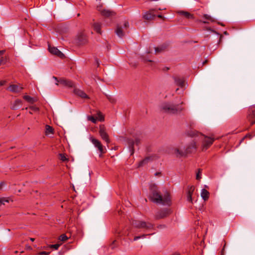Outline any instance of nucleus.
Segmentation results:
<instances>
[{
	"label": "nucleus",
	"mask_w": 255,
	"mask_h": 255,
	"mask_svg": "<svg viewBox=\"0 0 255 255\" xmlns=\"http://www.w3.org/2000/svg\"><path fill=\"white\" fill-rule=\"evenodd\" d=\"M171 255H180V254L178 253H174L172 254Z\"/></svg>",
	"instance_id": "obj_61"
},
{
	"label": "nucleus",
	"mask_w": 255,
	"mask_h": 255,
	"mask_svg": "<svg viewBox=\"0 0 255 255\" xmlns=\"http://www.w3.org/2000/svg\"><path fill=\"white\" fill-rule=\"evenodd\" d=\"M53 78L54 79H55V80H56V82H57L56 83V85H58V83H59V82H58V81H59V79L58 80V78H57V77H55V76H53Z\"/></svg>",
	"instance_id": "obj_50"
},
{
	"label": "nucleus",
	"mask_w": 255,
	"mask_h": 255,
	"mask_svg": "<svg viewBox=\"0 0 255 255\" xmlns=\"http://www.w3.org/2000/svg\"><path fill=\"white\" fill-rule=\"evenodd\" d=\"M200 133L195 130H190L186 132L187 135L191 137L198 136Z\"/></svg>",
	"instance_id": "obj_27"
},
{
	"label": "nucleus",
	"mask_w": 255,
	"mask_h": 255,
	"mask_svg": "<svg viewBox=\"0 0 255 255\" xmlns=\"http://www.w3.org/2000/svg\"><path fill=\"white\" fill-rule=\"evenodd\" d=\"M91 141L95 146L97 147L100 152L101 154L100 155V156H101L102 154L106 153V151L104 148V146L99 140L93 138L92 139Z\"/></svg>",
	"instance_id": "obj_9"
},
{
	"label": "nucleus",
	"mask_w": 255,
	"mask_h": 255,
	"mask_svg": "<svg viewBox=\"0 0 255 255\" xmlns=\"http://www.w3.org/2000/svg\"><path fill=\"white\" fill-rule=\"evenodd\" d=\"M3 63V57H1L0 58V65H1V64H2Z\"/></svg>",
	"instance_id": "obj_53"
},
{
	"label": "nucleus",
	"mask_w": 255,
	"mask_h": 255,
	"mask_svg": "<svg viewBox=\"0 0 255 255\" xmlns=\"http://www.w3.org/2000/svg\"><path fill=\"white\" fill-rule=\"evenodd\" d=\"M175 153L176 154V156L177 157H183V156H186L187 155V154L186 153V151H182L181 150H180L178 148H175L174 150Z\"/></svg>",
	"instance_id": "obj_28"
},
{
	"label": "nucleus",
	"mask_w": 255,
	"mask_h": 255,
	"mask_svg": "<svg viewBox=\"0 0 255 255\" xmlns=\"http://www.w3.org/2000/svg\"><path fill=\"white\" fill-rule=\"evenodd\" d=\"M99 132L101 138L108 144L110 143V140L109 139V136L106 131V128L104 125H100Z\"/></svg>",
	"instance_id": "obj_5"
},
{
	"label": "nucleus",
	"mask_w": 255,
	"mask_h": 255,
	"mask_svg": "<svg viewBox=\"0 0 255 255\" xmlns=\"http://www.w3.org/2000/svg\"><path fill=\"white\" fill-rule=\"evenodd\" d=\"M207 29H208V30H210V31H212V32H214V33H217V34H219V33H217V32L216 31H215L214 30H212V29H211V28L210 27L208 28Z\"/></svg>",
	"instance_id": "obj_54"
},
{
	"label": "nucleus",
	"mask_w": 255,
	"mask_h": 255,
	"mask_svg": "<svg viewBox=\"0 0 255 255\" xmlns=\"http://www.w3.org/2000/svg\"><path fill=\"white\" fill-rule=\"evenodd\" d=\"M59 83L65 87L68 88L75 87L74 83L71 80L67 79L64 78H60L58 81Z\"/></svg>",
	"instance_id": "obj_8"
},
{
	"label": "nucleus",
	"mask_w": 255,
	"mask_h": 255,
	"mask_svg": "<svg viewBox=\"0 0 255 255\" xmlns=\"http://www.w3.org/2000/svg\"><path fill=\"white\" fill-rule=\"evenodd\" d=\"M99 120L100 121H103L104 120V117L101 113L98 114Z\"/></svg>",
	"instance_id": "obj_44"
},
{
	"label": "nucleus",
	"mask_w": 255,
	"mask_h": 255,
	"mask_svg": "<svg viewBox=\"0 0 255 255\" xmlns=\"http://www.w3.org/2000/svg\"><path fill=\"white\" fill-rule=\"evenodd\" d=\"M252 137H253L252 134H251V133H248L243 138H242V139L240 141V143L243 142V141L245 139V138H249L250 139H251L252 138Z\"/></svg>",
	"instance_id": "obj_37"
},
{
	"label": "nucleus",
	"mask_w": 255,
	"mask_h": 255,
	"mask_svg": "<svg viewBox=\"0 0 255 255\" xmlns=\"http://www.w3.org/2000/svg\"><path fill=\"white\" fill-rule=\"evenodd\" d=\"M23 98L25 101H26L28 103H29L31 104H34L36 101V100L34 98H32L28 95L23 96Z\"/></svg>",
	"instance_id": "obj_26"
},
{
	"label": "nucleus",
	"mask_w": 255,
	"mask_h": 255,
	"mask_svg": "<svg viewBox=\"0 0 255 255\" xmlns=\"http://www.w3.org/2000/svg\"><path fill=\"white\" fill-rule=\"evenodd\" d=\"M45 129H46L45 132L46 134L53 133V131H54L53 128L49 125H46Z\"/></svg>",
	"instance_id": "obj_30"
},
{
	"label": "nucleus",
	"mask_w": 255,
	"mask_h": 255,
	"mask_svg": "<svg viewBox=\"0 0 255 255\" xmlns=\"http://www.w3.org/2000/svg\"><path fill=\"white\" fill-rule=\"evenodd\" d=\"M115 33L119 37H123L125 35V33L123 30L122 27L121 25L118 24L115 30Z\"/></svg>",
	"instance_id": "obj_22"
},
{
	"label": "nucleus",
	"mask_w": 255,
	"mask_h": 255,
	"mask_svg": "<svg viewBox=\"0 0 255 255\" xmlns=\"http://www.w3.org/2000/svg\"><path fill=\"white\" fill-rule=\"evenodd\" d=\"M6 83V81L4 80H1L0 81V86H3Z\"/></svg>",
	"instance_id": "obj_51"
},
{
	"label": "nucleus",
	"mask_w": 255,
	"mask_h": 255,
	"mask_svg": "<svg viewBox=\"0 0 255 255\" xmlns=\"http://www.w3.org/2000/svg\"><path fill=\"white\" fill-rule=\"evenodd\" d=\"M171 210L170 209L164 208L158 211L155 215L154 218L155 220H158L161 219L165 218L168 217L171 214Z\"/></svg>",
	"instance_id": "obj_4"
},
{
	"label": "nucleus",
	"mask_w": 255,
	"mask_h": 255,
	"mask_svg": "<svg viewBox=\"0 0 255 255\" xmlns=\"http://www.w3.org/2000/svg\"><path fill=\"white\" fill-rule=\"evenodd\" d=\"M177 13L180 15L184 16L186 18L188 19H194V15L193 14H192L188 11H184V10H180L177 12Z\"/></svg>",
	"instance_id": "obj_17"
},
{
	"label": "nucleus",
	"mask_w": 255,
	"mask_h": 255,
	"mask_svg": "<svg viewBox=\"0 0 255 255\" xmlns=\"http://www.w3.org/2000/svg\"><path fill=\"white\" fill-rule=\"evenodd\" d=\"M60 244H54V245H50L49 246V247L50 248H53L55 250H58L59 247H60Z\"/></svg>",
	"instance_id": "obj_38"
},
{
	"label": "nucleus",
	"mask_w": 255,
	"mask_h": 255,
	"mask_svg": "<svg viewBox=\"0 0 255 255\" xmlns=\"http://www.w3.org/2000/svg\"><path fill=\"white\" fill-rule=\"evenodd\" d=\"M214 141V138L205 136V139L203 140L202 144L203 150H207L211 146Z\"/></svg>",
	"instance_id": "obj_6"
},
{
	"label": "nucleus",
	"mask_w": 255,
	"mask_h": 255,
	"mask_svg": "<svg viewBox=\"0 0 255 255\" xmlns=\"http://www.w3.org/2000/svg\"><path fill=\"white\" fill-rule=\"evenodd\" d=\"M48 50L52 54L57 56L60 58H65V55L60 51L57 47H51L50 45L48 46Z\"/></svg>",
	"instance_id": "obj_7"
},
{
	"label": "nucleus",
	"mask_w": 255,
	"mask_h": 255,
	"mask_svg": "<svg viewBox=\"0 0 255 255\" xmlns=\"http://www.w3.org/2000/svg\"><path fill=\"white\" fill-rule=\"evenodd\" d=\"M104 94L107 97V98L111 103L114 104L116 103V99L113 96L107 94L106 93H104Z\"/></svg>",
	"instance_id": "obj_29"
},
{
	"label": "nucleus",
	"mask_w": 255,
	"mask_h": 255,
	"mask_svg": "<svg viewBox=\"0 0 255 255\" xmlns=\"http://www.w3.org/2000/svg\"><path fill=\"white\" fill-rule=\"evenodd\" d=\"M184 104L182 102L179 104H173L170 103H164L161 106V109L165 113L170 114H177L183 110L182 105Z\"/></svg>",
	"instance_id": "obj_2"
},
{
	"label": "nucleus",
	"mask_w": 255,
	"mask_h": 255,
	"mask_svg": "<svg viewBox=\"0 0 255 255\" xmlns=\"http://www.w3.org/2000/svg\"><path fill=\"white\" fill-rule=\"evenodd\" d=\"M160 174H161V173H160V172H156V173H155V175H156V176H157V175H160Z\"/></svg>",
	"instance_id": "obj_64"
},
{
	"label": "nucleus",
	"mask_w": 255,
	"mask_h": 255,
	"mask_svg": "<svg viewBox=\"0 0 255 255\" xmlns=\"http://www.w3.org/2000/svg\"><path fill=\"white\" fill-rule=\"evenodd\" d=\"M22 104V101L20 99H16L12 105L11 109L13 110H16L19 109Z\"/></svg>",
	"instance_id": "obj_21"
},
{
	"label": "nucleus",
	"mask_w": 255,
	"mask_h": 255,
	"mask_svg": "<svg viewBox=\"0 0 255 255\" xmlns=\"http://www.w3.org/2000/svg\"><path fill=\"white\" fill-rule=\"evenodd\" d=\"M152 159L151 157L147 156L144 159L141 160L138 163V166H142L146 164H147L149 161Z\"/></svg>",
	"instance_id": "obj_25"
},
{
	"label": "nucleus",
	"mask_w": 255,
	"mask_h": 255,
	"mask_svg": "<svg viewBox=\"0 0 255 255\" xmlns=\"http://www.w3.org/2000/svg\"><path fill=\"white\" fill-rule=\"evenodd\" d=\"M147 235H145V234H143L141 236H135L134 237V239H133V241H136L141 238H144L145 237V236H146Z\"/></svg>",
	"instance_id": "obj_42"
},
{
	"label": "nucleus",
	"mask_w": 255,
	"mask_h": 255,
	"mask_svg": "<svg viewBox=\"0 0 255 255\" xmlns=\"http://www.w3.org/2000/svg\"><path fill=\"white\" fill-rule=\"evenodd\" d=\"M68 237L65 234H62L59 237V240L62 242H65L68 240Z\"/></svg>",
	"instance_id": "obj_34"
},
{
	"label": "nucleus",
	"mask_w": 255,
	"mask_h": 255,
	"mask_svg": "<svg viewBox=\"0 0 255 255\" xmlns=\"http://www.w3.org/2000/svg\"><path fill=\"white\" fill-rule=\"evenodd\" d=\"M116 12L114 11L108 10V9H103L102 10H101V15L103 16L106 17H109L111 16L115 15Z\"/></svg>",
	"instance_id": "obj_18"
},
{
	"label": "nucleus",
	"mask_w": 255,
	"mask_h": 255,
	"mask_svg": "<svg viewBox=\"0 0 255 255\" xmlns=\"http://www.w3.org/2000/svg\"><path fill=\"white\" fill-rule=\"evenodd\" d=\"M169 69V68L167 67H165L164 68H163V70L164 71H168V70Z\"/></svg>",
	"instance_id": "obj_59"
},
{
	"label": "nucleus",
	"mask_w": 255,
	"mask_h": 255,
	"mask_svg": "<svg viewBox=\"0 0 255 255\" xmlns=\"http://www.w3.org/2000/svg\"><path fill=\"white\" fill-rule=\"evenodd\" d=\"M59 158L62 161H66L68 160V159L66 157L65 155L63 153L59 154Z\"/></svg>",
	"instance_id": "obj_32"
},
{
	"label": "nucleus",
	"mask_w": 255,
	"mask_h": 255,
	"mask_svg": "<svg viewBox=\"0 0 255 255\" xmlns=\"http://www.w3.org/2000/svg\"><path fill=\"white\" fill-rule=\"evenodd\" d=\"M209 192L205 189H203L201 191V195L202 199L205 201L208 200L209 198Z\"/></svg>",
	"instance_id": "obj_23"
},
{
	"label": "nucleus",
	"mask_w": 255,
	"mask_h": 255,
	"mask_svg": "<svg viewBox=\"0 0 255 255\" xmlns=\"http://www.w3.org/2000/svg\"><path fill=\"white\" fill-rule=\"evenodd\" d=\"M5 52V50H0V55H2L4 54V53Z\"/></svg>",
	"instance_id": "obj_57"
},
{
	"label": "nucleus",
	"mask_w": 255,
	"mask_h": 255,
	"mask_svg": "<svg viewBox=\"0 0 255 255\" xmlns=\"http://www.w3.org/2000/svg\"><path fill=\"white\" fill-rule=\"evenodd\" d=\"M88 42L87 38L85 35L81 33L78 35L77 37V43L81 45H84Z\"/></svg>",
	"instance_id": "obj_14"
},
{
	"label": "nucleus",
	"mask_w": 255,
	"mask_h": 255,
	"mask_svg": "<svg viewBox=\"0 0 255 255\" xmlns=\"http://www.w3.org/2000/svg\"><path fill=\"white\" fill-rule=\"evenodd\" d=\"M224 248H225V246L224 247V248H223V249L221 251V255H224Z\"/></svg>",
	"instance_id": "obj_60"
},
{
	"label": "nucleus",
	"mask_w": 255,
	"mask_h": 255,
	"mask_svg": "<svg viewBox=\"0 0 255 255\" xmlns=\"http://www.w3.org/2000/svg\"><path fill=\"white\" fill-rule=\"evenodd\" d=\"M3 183L2 182H1L0 183V190L1 189V188L2 186H3Z\"/></svg>",
	"instance_id": "obj_63"
},
{
	"label": "nucleus",
	"mask_w": 255,
	"mask_h": 255,
	"mask_svg": "<svg viewBox=\"0 0 255 255\" xmlns=\"http://www.w3.org/2000/svg\"><path fill=\"white\" fill-rule=\"evenodd\" d=\"M5 202H9V200L7 198L4 197L0 198V206L2 205H4Z\"/></svg>",
	"instance_id": "obj_33"
},
{
	"label": "nucleus",
	"mask_w": 255,
	"mask_h": 255,
	"mask_svg": "<svg viewBox=\"0 0 255 255\" xmlns=\"http://www.w3.org/2000/svg\"><path fill=\"white\" fill-rule=\"evenodd\" d=\"M149 189V195L148 198L151 202L163 205H171V200L170 193L168 192H166L162 196L160 194L158 187L154 183L150 184Z\"/></svg>",
	"instance_id": "obj_1"
},
{
	"label": "nucleus",
	"mask_w": 255,
	"mask_h": 255,
	"mask_svg": "<svg viewBox=\"0 0 255 255\" xmlns=\"http://www.w3.org/2000/svg\"><path fill=\"white\" fill-rule=\"evenodd\" d=\"M203 17L207 19V20H210V21L212 22H216V20L215 19H214L213 18H212L210 15L207 14H204L203 15Z\"/></svg>",
	"instance_id": "obj_31"
},
{
	"label": "nucleus",
	"mask_w": 255,
	"mask_h": 255,
	"mask_svg": "<svg viewBox=\"0 0 255 255\" xmlns=\"http://www.w3.org/2000/svg\"><path fill=\"white\" fill-rule=\"evenodd\" d=\"M117 247V241L116 240H114L112 244L110 245V247L112 249H114Z\"/></svg>",
	"instance_id": "obj_40"
},
{
	"label": "nucleus",
	"mask_w": 255,
	"mask_h": 255,
	"mask_svg": "<svg viewBox=\"0 0 255 255\" xmlns=\"http://www.w3.org/2000/svg\"><path fill=\"white\" fill-rule=\"evenodd\" d=\"M143 60H144V61H148V62H153V61H152L151 60H147V59H146L145 58H144Z\"/></svg>",
	"instance_id": "obj_58"
},
{
	"label": "nucleus",
	"mask_w": 255,
	"mask_h": 255,
	"mask_svg": "<svg viewBox=\"0 0 255 255\" xmlns=\"http://www.w3.org/2000/svg\"><path fill=\"white\" fill-rule=\"evenodd\" d=\"M173 78L174 79V82L177 86L181 88H183L184 86L185 81L184 79H181L178 77H173Z\"/></svg>",
	"instance_id": "obj_20"
},
{
	"label": "nucleus",
	"mask_w": 255,
	"mask_h": 255,
	"mask_svg": "<svg viewBox=\"0 0 255 255\" xmlns=\"http://www.w3.org/2000/svg\"><path fill=\"white\" fill-rule=\"evenodd\" d=\"M74 93L75 95L84 99H89L88 96L82 90L79 89H74Z\"/></svg>",
	"instance_id": "obj_19"
},
{
	"label": "nucleus",
	"mask_w": 255,
	"mask_h": 255,
	"mask_svg": "<svg viewBox=\"0 0 255 255\" xmlns=\"http://www.w3.org/2000/svg\"><path fill=\"white\" fill-rule=\"evenodd\" d=\"M155 10L154 9H152L149 10L148 11L146 12L143 15V18L145 20H152L155 17L156 15L153 14L152 13V11H155Z\"/></svg>",
	"instance_id": "obj_16"
},
{
	"label": "nucleus",
	"mask_w": 255,
	"mask_h": 255,
	"mask_svg": "<svg viewBox=\"0 0 255 255\" xmlns=\"http://www.w3.org/2000/svg\"><path fill=\"white\" fill-rule=\"evenodd\" d=\"M163 50V49L162 47H157L155 48V52L156 53L162 52Z\"/></svg>",
	"instance_id": "obj_43"
},
{
	"label": "nucleus",
	"mask_w": 255,
	"mask_h": 255,
	"mask_svg": "<svg viewBox=\"0 0 255 255\" xmlns=\"http://www.w3.org/2000/svg\"><path fill=\"white\" fill-rule=\"evenodd\" d=\"M197 146L196 144L195 141L193 140L192 142H191L187 146L185 151L187 154H190L194 152H195L196 151Z\"/></svg>",
	"instance_id": "obj_11"
},
{
	"label": "nucleus",
	"mask_w": 255,
	"mask_h": 255,
	"mask_svg": "<svg viewBox=\"0 0 255 255\" xmlns=\"http://www.w3.org/2000/svg\"><path fill=\"white\" fill-rule=\"evenodd\" d=\"M247 119L251 122V125L255 124V108H251L248 111Z\"/></svg>",
	"instance_id": "obj_10"
},
{
	"label": "nucleus",
	"mask_w": 255,
	"mask_h": 255,
	"mask_svg": "<svg viewBox=\"0 0 255 255\" xmlns=\"http://www.w3.org/2000/svg\"><path fill=\"white\" fill-rule=\"evenodd\" d=\"M156 16H157V17L158 18H161L163 19V20H165V17H164L163 16H162L161 14H158L157 15H156Z\"/></svg>",
	"instance_id": "obj_48"
},
{
	"label": "nucleus",
	"mask_w": 255,
	"mask_h": 255,
	"mask_svg": "<svg viewBox=\"0 0 255 255\" xmlns=\"http://www.w3.org/2000/svg\"><path fill=\"white\" fill-rule=\"evenodd\" d=\"M23 88L17 85H10L7 88V90L13 93H19L21 91Z\"/></svg>",
	"instance_id": "obj_15"
},
{
	"label": "nucleus",
	"mask_w": 255,
	"mask_h": 255,
	"mask_svg": "<svg viewBox=\"0 0 255 255\" xmlns=\"http://www.w3.org/2000/svg\"><path fill=\"white\" fill-rule=\"evenodd\" d=\"M88 120L93 123H96L97 122V118L92 116L88 117Z\"/></svg>",
	"instance_id": "obj_39"
},
{
	"label": "nucleus",
	"mask_w": 255,
	"mask_h": 255,
	"mask_svg": "<svg viewBox=\"0 0 255 255\" xmlns=\"http://www.w3.org/2000/svg\"><path fill=\"white\" fill-rule=\"evenodd\" d=\"M92 26L94 31H95L97 33L101 34V24L100 23L95 22L93 24Z\"/></svg>",
	"instance_id": "obj_24"
},
{
	"label": "nucleus",
	"mask_w": 255,
	"mask_h": 255,
	"mask_svg": "<svg viewBox=\"0 0 255 255\" xmlns=\"http://www.w3.org/2000/svg\"><path fill=\"white\" fill-rule=\"evenodd\" d=\"M208 62V60H206L203 62V65L206 64Z\"/></svg>",
	"instance_id": "obj_62"
},
{
	"label": "nucleus",
	"mask_w": 255,
	"mask_h": 255,
	"mask_svg": "<svg viewBox=\"0 0 255 255\" xmlns=\"http://www.w3.org/2000/svg\"><path fill=\"white\" fill-rule=\"evenodd\" d=\"M217 23H218V24H219V25H221V26H225V24H224L223 23H222V22H221L218 21V22H217Z\"/></svg>",
	"instance_id": "obj_55"
},
{
	"label": "nucleus",
	"mask_w": 255,
	"mask_h": 255,
	"mask_svg": "<svg viewBox=\"0 0 255 255\" xmlns=\"http://www.w3.org/2000/svg\"><path fill=\"white\" fill-rule=\"evenodd\" d=\"M132 225L137 229H151L154 227V225L145 221L133 220L131 222Z\"/></svg>",
	"instance_id": "obj_3"
},
{
	"label": "nucleus",
	"mask_w": 255,
	"mask_h": 255,
	"mask_svg": "<svg viewBox=\"0 0 255 255\" xmlns=\"http://www.w3.org/2000/svg\"><path fill=\"white\" fill-rule=\"evenodd\" d=\"M134 141V144H135L136 146H138L140 143V139L138 137L135 138Z\"/></svg>",
	"instance_id": "obj_41"
},
{
	"label": "nucleus",
	"mask_w": 255,
	"mask_h": 255,
	"mask_svg": "<svg viewBox=\"0 0 255 255\" xmlns=\"http://www.w3.org/2000/svg\"><path fill=\"white\" fill-rule=\"evenodd\" d=\"M29 108L32 111H33V112H38L39 111V109L38 107H36L35 106H29Z\"/></svg>",
	"instance_id": "obj_36"
},
{
	"label": "nucleus",
	"mask_w": 255,
	"mask_h": 255,
	"mask_svg": "<svg viewBox=\"0 0 255 255\" xmlns=\"http://www.w3.org/2000/svg\"><path fill=\"white\" fill-rule=\"evenodd\" d=\"M95 61L97 64V67H99L100 65V60L97 57H95Z\"/></svg>",
	"instance_id": "obj_47"
},
{
	"label": "nucleus",
	"mask_w": 255,
	"mask_h": 255,
	"mask_svg": "<svg viewBox=\"0 0 255 255\" xmlns=\"http://www.w3.org/2000/svg\"><path fill=\"white\" fill-rule=\"evenodd\" d=\"M49 254H50V252H45V251H42V252H40L39 253V255H49Z\"/></svg>",
	"instance_id": "obj_46"
},
{
	"label": "nucleus",
	"mask_w": 255,
	"mask_h": 255,
	"mask_svg": "<svg viewBox=\"0 0 255 255\" xmlns=\"http://www.w3.org/2000/svg\"><path fill=\"white\" fill-rule=\"evenodd\" d=\"M129 27V23L128 21H125V23L124 24V27L126 29H127Z\"/></svg>",
	"instance_id": "obj_45"
},
{
	"label": "nucleus",
	"mask_w": 255,
	"mask_h": 255,
	"mask_svg": "<svg viewBox=\"0 0 255 255\" xmlns=\"http://www.w3.org/2000/svg\"><path fill=\"white\" fill-rule=\"evenodd\" d=\"M195 190V187L193 185L188 186L187 193V200L191 203H193L192 195Z\"/></svg>",
	"instance_id": "obj_12"
},
{
	"label": "nucleus",
	"mask_w": 255,
	"mask_h": 255,
	"mask_svg": "<svg viewBox=\"0 0 255 255\" xmlns=\"http://www.w3.org/2000/svg\"><path fill=\"white\" fill-rule=\"evenodd\" d=\"M102 5H99V6H97V9L98 11H99L100 12V13H101V10H102L103 9H102Z\"/></svg>",
	"instance_id": "obj_49"
},
{
	"label": "nucleus",
	"mask_w": 255,
	"mask_h": 255,
	"mask_svg": "<svg viewBox=\"0 0 255 255\" xmlns=\"http://www.w3.org/2000/svg\"><path fill=\"white\" fill-rule=\"evenodd\" d=\"M127 142L128 145V147L130 152V155H133L134 152V141L131 138H128Z\"/></svg>",
	"instance_id": "obj_13"
},
{
	"label": "nucleus",
	"mask_w": 255,
	"mask_h": 255,
	"mask_svg": "<svg viewBox=\"0 0 255 255\" xmlns=\"http://www.w3.org/2000/svg\"><path fill=\"white\" fill-rule=\"evenodd\" d=\"M158 228H165V225H159L158 227H157Z\"/></svg>",
	"instance_id": "obj_56"
},
{
	"label": "nucleus",
	"mask_w": 255,
	"mask_h": 255,
	"mask_svg": "<svg viewBox=\"0 0 255 255\" xmlns=\"http://www.w3.org/2000/svg\"><path fill=\"white\" fill-rule=\"evenodd\" d=\"M118 234V236H120V237H121L123 235H126V233L125 234H124L123 232H118L117 233Z\"/></svg>",
	"instance_id": "obj_52"
},
{
	"label": "nucleus",
	"mask_w": 255,
	"mask_h": 255,
	"mask_svg": "<svg viewBox=\"0 0 255 255\" xmlns=\"http://www.w3.org/2000/svg\"><path fill=\"white\" fill-rule=\"evenodd\" d=\"M201 171H202V169H201L199 168L198 169V172L196 173V179L198 180H200L201 179Z\"/></svg>",
	"instance_id": "obj_35"
}]
</instances>
